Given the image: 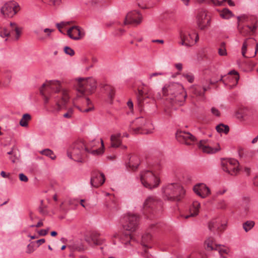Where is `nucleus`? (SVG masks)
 I'll list each match as a JSON object with an SVG mask.
<instances>
[{"label":"nucleus","mask_w":258,"mask_h":258,"mask_svg":"<svg viewBox=\"0 0 258 258\" xmlns=\"http://www.w3.org/2000/svg\"><path fill=\"white\" fill-rule=\"evenodd\" d=\"M60 83L58 81H50L45 82L41 88H43L48 93L51 94V92H59V94L55 98L56 111H59L63 106H65L69 100L68 92L65 90L60 91Z\"/></svg>","instance_id":"f257e3e1"},{"label":"nucleus","mask_w":258,"mask_h":258,"mask_svg":"<svg viewBox=\"0 0 258 258\" xmlns=\"http://www.w3.org/2000/svg\"><path fill=\"white\" fill-rule=\"evenodd\" d=\"M101 149L91 151L93 155L101 154L103 152L104 144L102 140H101ZM90 152V151L86 146L83 141H78L75 143L70 151L68 152V156L77 162H82L83 154L85 152Z\"/></svg>","instance_id":"f03ea898"},{"label":"nucleus","mask_w":258,"mask_h":258,"mask_svg":"<svg viewBox=\"0 0 258 258\" xmlns=\"http://www.w3.org/2000/svg\"><path fill=\"white\" fill-rule=\"evenodd\" d=\"M162 91L164 96H172L171 99L179 104L184 102L186 97L183 86L179 83H170L163 88Z\"/></svg>","instance_id":"7ed1b4c3"},{"label":"nucleus","mask_w":258,"mask_h":258,"mask_svg":"<svg viewBox=\"0 0 258 258\" xmlns=\"http://www.w3.org/2000/svg\"><path fill=\"white\" fill-rule=\"evenodd\" d=\"M163 198L171 201H179L183 198L185 191L178 183L169 184L162 188Z\"/></svg>","instance_id":"20e7f679"},{"label":"nucleus","mask_w":258,"mask_h":258,"mask_svg":"<svg viewBox=\"0 0 258 258\" xmlns=\"http://www.w3.org/2000/svg\"><path fill=\"white\" fill-rule=\"evenodd\" d=\"M96 88V82L92 78L78 79L77 90L78 93L76 100L79 98L93 93Z\"/></svg>","instance_id":"39448f33"},{"label":"nucleus","mask_w":258,"mask_h":258,"mask_svg":"<svg viewBox=\"0 0 258 258\" xmlns=\"http://www.w3.org/2000/svg\"><path fill=\"white\" fill-rule=\"evenodd\" d=\"M130 128L134 134H150L152 133L153 125L144 117H140L133 121Z\"/></svg>","instance_id":"423d86ee"},{"label":"nucleus","mask_w":258,"mask_h":258,"mask_svg":"<svg viewBox=\"0 0 258 258\" xmlns=\"http://www.w3.org/2000/svg\"><path fill=\"white\" fill-rule=\"evenodd\" d=\"M141 181L143 185L149 189L157 187L160 183L158 176L150 170H145L141 173Z\"/></svg>","instance_id":"0eeeda50"},{"label":"nucleus","mask_w":258,"mask_h":258,"mask_svg":"<svg viewBox=\"0 0 258 258\" xmlns=\"http://www.w3.org/2000/svg\"><path fill=\"white\" fill-rule=\"evenodd\" d=\"M180 41L179 44L190 47L193 46L199 40L198 34L194 30L180 31L179 32Z\"/></svg>","instance_id":"6e6552de"},{"label":"nucleus","mask_w":258,"mask_h":258,"mask_svg":"<svg viewBox=\"0 0 258 258\" xmlns=\"http://www.w3.org/2000/svg\"><path fill=\"white\" fill-rule=\"evenodd\" d=\"M22 28L18 27V25L14 22L10 23V29L6 27L0 28V36L3 38L8 37L13 32H15L14 39L18 40L22 34Z\"/></svg>","instance_id":"1a4fd4ad"},{"label":"nucleus","mask_w":258,"mask_h":258,"mask_svg":"<svg viewBox=\"0 0 258 258\" xmlns=\"http://www.w3.org/2000/svg\"><path fill=\"white\" fill-rule=\"evenodd\" d=\"M123 224V229L129 232H134L138 228L139 223V217L136 215L128 214L124 217Z\"/></svg>","instance_id":"9d476101"},{"label":"nucleus","mask_w":258,"mask_h":258,"mask_svg":"<svg viewBox=\"0 0 258 258\" xmlns=\"http://www.w3.org/2000/svg\"><path fill=\"white\" fill-rule=\"evenodd\" d=\"M223 170L232 175H236L239 171V163L234 159H225L222 161Z\"/></svg>","instance_id":"9b49d317"},{"label":"nucleus","mask_w":258,"mask_h":258,"mask_svg":"<svg viewBox=\"0 0 258 258\" xmlns=\"http://www.w3.org/2000/svg\"><path fill=\"white\" fill-rule=\"evenodd\" d=\"M20 10L19 5L15 2L6 3L1 9V13L5 17H12Z\"/></svg>","instance_id":"f8f14e48"},{"label":"nucleus","mask_w":258,"mask_h":258,"mask_svg":"<svg viewBox=\"0 0 258 258\" xmlns=\"http://www.w3.org/2000/svg\"><path fill=\"white\" fill-rule=\"evenodd\" d=\"M176 138L179 142L187 145H192L196 140V138L190 133L181 131L177 132Z\"/></svg>","instance_id":"ddd939ff"},{"label":"nucleus","mask_w":258,"mask_h":258,"mask_svg":"<svg viewBox=\"0 0 258 258\" xmlns=\"http://www.w3.org/2000/svg\"><path fill=\"white\" fill-rule=\"evenodd\" d=\"M142 19L141 15L138 11H131L127 14L123 24L137 25L141 23Z\"/></svg>","instance_id":"4468645a"},{"label":"nucleus","mask_w":258,"mask_h":258,"mask_svg":"<svg viewBox=\"0 0 258 258\" xmlns=\"http://www.w3.org/2000/svg\"><path fill=\"white\" fill-rule=\"evenodd\" d=\"M197 25L199 29L204 30L208 28L210 24V18L205 11L200 12L197 17Z\"/></svg>","instance_id":"2eb2a0df"},{"label":"nucleus","mask_w":258,"mask_h":258,"mask_svg":"<svg viewBox=\"0 0 258 258\" xmlns=\"http://www.w3.org/2000/svg\"><path fill=\"white\" fill-rule=\"evenodd\" d=\"M86 241L90 245H100L103 242V240L100 237L99 233L96 231H92L85 236Z\"/></svg>","instance_id":"dca6fc26"},{"label":"nucleus","mask_w":258,"mask_h":258,"mask_svg":"<svg viewBox=\"0 0 258 258\" xmlns=\"http://www.w3.org/2000/svg\"><path fill=\"white\" fill-rule=\"evenodd\" d=\"M257 28V20L254 19L252 25L244 26H239L238 27L239 33L243 36L251 35L254 34Z\"/></svg>","instance_id":"f3484780"},{"label":"nucleus","mask_w":258,"mask_h":258,"mask_svg":"<svg viewBox=\"0 0 258 258\" xmlns=\"http://www.w3.org/2000/svg\"><path fill=\"white\" fill-rule=\"evenodd\" d=\"M105 179L104 174L98 171H94L92 174L90 183L92 186L97 188L103 184Z\"/></svg>","instance_id":"a211bd4d"},{"label":"nucleus","mask_w":258,"mask_h":258,"mask_svg":"<svg viewBox=\"0 0 258 258\" xmlns=\"http://www.w3.org/2000/svg\"><path fill=\"white\" fill-rule=\"evenodd\" d=\"M226 226L225 223H222L220 218H216L212 219L209 223L208 228L212 232H214L215 230H217L218 232H222L224 230Z\"/></svg>","instance_id":"6ab92c4d"},{"label":"nucleus","mask_w":258,"mask_h":258,"mask_svg":"<svg viewBox=\"0 0 258 258\" xmlns=\"http://www.w3.org/2000/svg\"><path fill=\"white\" fill-rule=\"evenodd\" d=\"M67 35L72 39L79 40L84 36L85 32L79 27L75 26L68 30Z\"/></svg>","instance_id":"aec40b11"},{"label":"nucleus","mask_w":258,"mask_h":258,"mask_svg":"<svg viewBox=\"0 0 258 258\" xmlns=\"http://www.w3.org/2000/svg\"><path fill=\"white\" fill-rule=\"evenodd\" d=\"M193 190L197 195L202 198H205L210 194V189L204 183L196 185Z\"/></svg>","instance_id":"412c9836"},{"label":"nucleus","mask_w":258,"mask_h":258,"mask_svg":"<svg viewBox=\"0 0 258 258\" xmlns=\"http://www.w3.org/2000/svg\"><path fill=\"white\" fill-rule=\"evenodd\" d=\"M199 148L204 153L208 154H213L220 150V147L213 148L210 146L208 140H201L198 144Z\"/></svg>","instance_id":"4be33fe9"},{"label":"nucleus","mask_w":258,"mask_h":258,"mask_svg":"<svg viewBox=\"0 0 258 258\" xmlns=\"http://www.w3.org/2000/svg\"><path fill=\"white\" fill-rule=\"evenodd\" d=\"M161 201L155 196H149L145 201L143 207L145 209L154 208L158 204H161Z\"/></svg>","instance_id":"5701e85b"},{"label":"nucleus","mask_w":258,"mask_h":258,"mask_svg":"<svg viewBox=\"0 0 258 258\" xmlns=\"http://www.w3.org/2000/svg\"><path fill=\"white\" fill-rule=\"evenodd\" d=\"M200 208V204L197 201L193 202L192 206L189 209L190 214L188 215H183L185 219H188L190 217H195L199 214V208Z\"/></svg>","instance_id":"b1692460"},{"label":"nucleus","mask_w":258,"mask_h":258,"mask_svg":"<svg viewBox=\"0 0 258 258\" xmlns=\"http://www.w3.org/2000/svg\"><path fill=\"white\" fill-rule=\"evenodd\" d=\"M140 163V160L139 157L137 155L132 156L128 163V166L132 170L136 169Z\"/></svg>","instance_id":"393cba45"},{"label":"nucleus","mask_w":258,"mask_h":258,"mask_svg":"<svg viewBox=\"0 0 258 258\" xmlns=\"http://www.w3.org/2000/svg\"><path fill=\"white\" fill-rule=\"evenodd\" d=\"M121 134H117L112 135L110 137L111 147L112 148H117L121 145V141L120 140Z\"/></svg>","instance_id":"a878e982"},{"label":"nucleus","mask_w":258,"mask_h":258,"mask_svg":"<svg viewBox=\"0 0 258 258\" xmlns=\"http://www.w3.org/2000/svg\"><path fill=\"white\" fill-rule=\"evenodd\" d=\"M68 247L72 251H82L85 249L83 244L81 242H74L72 244L69 245Z\"/></svg>","instance_id":"bb28decb"},{"label":"nucleus","mask_w":258,"mask_h":258,"mask_svg":"<svg viewBox=\"0 0 258 258\" xmlns=\"http://www.w3.org/2000/svg\"><path fill=\"white\" fill-rule=\"evenodd\" d=\"M148 96H145L144 92L142 90H139L137 94V98L138 103V105L140 108H142L144 105V102L146 98H148Z\"/></svg>","instance_id":"cd10ccee"},{"label":"nucleus","mask_w":258,"mask_h":258,"mask_svg":"<svg viewBox=\"0 0 258 258\" xmlns=\"http://www.w3.org/2000/svg\"><path fill=\"white\" fill-rule=\"evenodd\" d=\"M214 239L213 237L208 238L205 241V245L206 250L211 251L215 250V245L214 243Z\"/></svg>","instance_id":"c85d7f7f"},{"label":"nucleus","mask_w":258,"mask_h":258,"mask_svg":"<svg viewBox=\"0 0 258 258\" xmlns=\"http://www.w3.org/2000/svg\"><path fill=\"white\" fill-rule=\"evenodd\" d=\"M215 250L218 251L219 254L222 257L225 258L224 254H227L229 252V249L221 245H215Z\"/></svg>","instance_id":"c756f323"},{"label":"nucleus","mask_w":258,"mask_h":258,"mask_svg":"<svg viewBox=\"0 0 258 258\" xmlns=\"http://www.w3.org/2000/svg\"><path fill=\"white\" fill-rule=\"evenodd\" d=\"M191 92L196 96H203L202 88L199 86H192L190 88Z\"/></svg>","instance_id":"7c9ffc66"},{"label":"nucleus","mask_w":258,"mask_h":258,"mask_svg":"<svg viewBox=\"0 0 258 258\" xmlns=\"http://www.w3.org/2000/svg\"><path fill=\"white\" fill-rule=\"evenodd\" d=\"M31 119V115L28 113H25L23 114L22 118L20 121V124L22 126L26 127L28 126V122Z\"/></svg>","instance_id":"2f4dec72"},{"label":"nucleus","mask_w":258,"mask_h":258,"mask_svg":"<svg viewBox=\"0 0 258 258\" xmlns=\"http://www.w3.org/2000/svg\"><path fill=\"white\" fill-rule=\"evenodd\" d=\"M200 3H207L215 6H222L226 0H197Z\"/></svg>","instance_id":"473e14b6"},{"label":"nucleus","mask_w":258,"mask_h":258,"mask_svg":"<svg viewBox=\"0 0 258 258\" xmlns=\"http://www.w3.org/2000/svg\"><path fill=\"white\" fill-rule=\"evenodd\" d=\"M85 102L86 103V105L87 106L90 105V106H89L87 108L85 109H82L80 106H76V107L81 112H88L89 111H91L93 110V107L91 104V101L90 100V99L88 98H85Z\"/></svg>","instance_id":"72a5a7b5"},{"label":"nucleus","mask_w":258,"mask_h":258,"mask_svg":"<svg viewBox=\"0 0 258 258\" xmlns=\"http://www.w3.org/2000/svg\"><path fill=\"white\" fill-rule=\"evenodd\" d=\"M216 129L218 133H224L225 134H227L229 131V126L222 123L218 125Z\"/></svg>","instance_id":"f704fd0d"},{"label":"nucleus","mask_w":258,"mask_h":258,"mask_svg":"<svg viewBox=\"0 0 258 258\" xmlns=\"http://www.w3.org/2000/svg\"><path fill=\"white\" fill-rule=\"evenodd\" d=\"M40 153L42 155H44L45 156L49 157L52 160L55 159L56 158V156L54 154L52 151L49 149H46L43 150H42L40 151Z\"/></svg>","instance_id":"c9c22d12"},{"label":"nucleus","mask_w":258,"mask_h":258,"mask_svg":"<svg viewBox=\"0 0 258 258\" xmlns=\"http://www.w3.org/2000/svg\"><path fill=\"white\" fill-rule=\"evenodd\" d=\"M254 224V221H247L243 224V228L245 232H247L253 227Z\"/></svg>","instance_id":"e433bc0d"},{"label":"nucleus","mask_w":258,"mask_h":258,"mask_svg":"<svg viewBox=\"0 0 258 258\" xmlns=\"http://www.w3.org/2000/svg\"><path fill=\"white\" fill-rule=\"evenodd\" d=\"M105 90L108 94V97L111 99H113L114 95V88L108 85L105 86Z\"/></svg>","instance_id":"4c0bfd02"},{"label":"nucleus","mask_w":258,"mask_h":258,"mask_svg":"<svg viewBox=\"0 0 258 258\" xmlns=\"http://www.w3.org/2000/svg\"><path fill=\"white\" fill-rule=\"evenodd\" d=\"M218 53L221 56H226L227 55L225 43L224 42H222L221 43L220 47L218 49Z\"/></svg>","instance_id":"58836bf2"},{"label":"nucleus","mask_w":258,"mask_h":258,"mask_svg":"<svg viewBox=\"0 0 258 258\" xmlns=\"http://www.w3.org/2000/svg\"><path fill=\"white\" fill-rule=\"evenodd\" d=\"M152 239V236L150 233H146L142 236V244L143 246H146V243H148Z\"/></svg>","instance_id":"ea45409f"},{"label":"nucleus","mask_w":258,"mask_h":258,"mask_svg":"<svg viewBox=\"0 0 258 258\" xmlns=\"http://www.w3.org/2000/svg\"><path fill=\"white\" fill-rule=\"evenodd\" d=\"M40 94L44 96V99L45 103L48 102L49 101V96H50V93H48L46 91H45L43 88L40 89Z\"/></svg>","instance_id":"a19ab883"},{"label":"nucleus","mask_w":258,"mask_h":258,"mask_svg":"<svg viewBox=\"0 0 258 258\" xmlns=\"http://www.w3.org/2000/svg\"><path fill=\"white\" fill-rule=\"evenodd\" d=\"M220 15L223 18L228 19L232 16V13L229 10L225 9L223 10Z\"/></svg>","instance_id":"79ce46f5"},{"label":"nucleus","mask_w":258,"mask_h":258,"mask_svg":"<svg viewBox=\"0 0 258 258\" xmlns=\"http://www.w3.org/2000/svg\"><path fill=\"white\" fill-rule=\"evenodd\" d=\"M73 113H74V110L73 108H70L67 112H66V113H64L63 115V116L64 117V118H71L72 117V116H73Z\"/></svg>","instance_id":"37998d69"},{"label":"nucleus","mask_w":258,"mask_h":258,"mask_svg":"<svg viewBox=\"0 0 258 258\" xmlns=\"http://www.w3.org/2000/svg\"><path fill=\"white\" fill-rule=\"evenodd\" d=\"M247 39L245 40V41L243 42L242 48H241V53L243 57H245V53L247 50Z\"/></svg>","instance_id":"c03bdc74"},{"label":"nucleus","mask_w":258,"mask_h":258,"mask_svg":"<svg viewBox=\"0 0 258 258\" xmlns=\"http://www.w3.org/2000/svg\"><path fill=\"white\" fill-rule=\"evenodd\" d=\"M182 76L190 83H192L194 81V76L191 74H183Z\"/></svg>","instance_id":"a18cd8bd"},{"label":"nucleus","mask_w":258,"mask_h":258,"mask_svg":"<svg viewBox=\"0 0 258 258\" xmlns=\"http://www.w3.org/2000/svg\"><path fill=\"white\" fill-rule=\"evenodd\" d=\"M64 51L66 54L71 56H73L75 54L74 50L69 46H66L64 48Z\"/></svg>","instance_id":"49530a36"},{"label":"nucleus","mask_w":258,"mask_h":258,"mask_svg":"<svg viewBox=\"0 0 258 258\" xmlns=\"http://www.w3.org/2000/svg\"><path fill=\"white\" fill-rule=\"evenodd\" d=\"M107 208L111 211H115L117 209L118 206L117 205L114 203V202H111V205H107Z\"/></svg>","instance_id":"de8ad7c7"},{"label":"nucleus","mask_w":258,"mask_h":258,"mask_svg":"<svg viewBox=\"0 0 258 258\" xmlns=\"http://www.w3.org/2000/svg\"><path fill=\"white\" fill-rule=\"evenodd\" d=\"M163 75V73H161V72H157V73H152V74H150L149 75V79L151 81H152L153 80V78L154 77H158V76H162Z\"/></svg>","instance_id":"09e8293b"},{"label":"nucleus","mask_w":258,"mask_h":258,"mask_svg":"<svg viewBox=\"0 0 258 258\" xmlns=\"http://www.w3.org/2000/svg\"><path fill=\"white\" fill-rule=\"evenodd\" d=\"M47 1L49 5L56 6L60 4L61 0H47Z\"/></svg>","instance_id":"8fccbe9b"},{"label":"nucleus","mask_w":258,"mask_h":258,"mask_svg":"<svg viewBox=\"0 0 258 258\" xmlns=\"http://www.w3.org/2000/svg\"><path fill=\"white\" fill-rule=\"evenodd\" d=\"M35 250L34 244L32 243H30L27 246V252L28 253H31L33 252Z\"/></svg>","instance_id":"3c124183"},{"label":"nucleus","mask_w":258,"mask_h":258,"mask_svg":"<svg viewBox=\"0 0 258 258\" xmlns=\"http://www.w3.org/2000/svg\"><path fill=\"white\" fill-rule=\"evenodd\" d=\"M211 112L212 114L216 116H219L220 115V112L218 109L215 107H212L211 108Z\"/></svg>","instance_id":"603ef678"},{"label":"nucleus","mask_w":258,"mask_h":258,"mask_svg":"<svg viewBox=\"0 0 258 258\" xmlns=\"http://www.w3.org/2000/svg\"><path fill=\"white\" fill-rule=\"evenodd\" d=\"M69 22H68V23L61 22L60 23H57L56 24V26H57V28L58 29L59 32L63 33L61 29L62 27H64L67 25V24H69Z\"/></svg>","instance_id":"864d4df0"},{"label":"nucleus","mask_w":258,"mask_h":258,"mask_svg":"<svg viewBox=\"0 0 258 258\" xmlns=\"http://www.w3.org/2000/svg\"><path fill=\"white\" fill-rule=\"evenodd\" d=\"M20 180L22 181L27 182L28 180V177L23 173L19 174Z\"/></svg>","instance_id":"5fc2aeb1"},{"label":"nucleus","mask_w":258,"mask_h":258,"mask_svg":"<svg viewBox=\"0 0 258 258\" xmlns=\"http://www.w3.org/2000/svg\"><path fill=\"white\" fill-rule=\"evenodd\" d=\"M48 229H41L38 231V234L40 236H45L48 233Z\"/></svg>","instance_id":"6e6d98bb"},{"label":"nucleus","mask_w":258,"mask_h":258,"mask_svg":"<svg viewBox=\"0 0 258 258\" xmlns=\"http://www.w3.org/2000/svg\"><path fill=\"white\" fill-rule=\"evenodd\" d=\"M229 75H235V79L237 81L239 79V76L238 73L235 70L231 71L228 73Z\"/></svg>","instance_id":"4d7b16f0"},{"label":"nucleus","mask_w":258,"mask_h":258,"mask_svg":"<svg viewBox=\"0 0 258 258\" xmlns=\"http://www.w3.org/2000/svg\"><path fill=\"white\" fill-rule=\"evenodd\" d=\"M43 225V223L42 222V220L41 219L39 220V221L37 223L36 225H31L30 226V227H40Z\"/></svg>","instance_id":"13d9d810"},{"label":"nucleus","mask_w":258,"mask_h":258,"mask_svg":"<svg viewBox=\"0 0 258 258\" xmlns=\"http://www.w3.org/2000/svg\"><path fill=\"white\" fill-rule=\"evenodd\" d=\"M53 31V29H50L49 28H45L44 30V32L46 33L47 36H49L51 34V33Z\"/></svg>","instance_id":"bf43d9fd"},{"label":"nucleus","mask_w":258,"mask_h":258,"mask_svg":"<svg viewBox=\"0 0 258 258\" xmlns=\"http://www.w3.org/2000/svg\"><path fill=\"white\" fill-rule=\"evenodd\" d=\"M132 237L130 234H127L126 236V241L124 242V244L126 245L127 243H130L132 240Z\"/></svg>","instance_id":"052dcab7"},{"label":"nucleus","mask_w":258,"mask_h":258,"mask_svg":"<svg viewBox=\"0 0 258 258\" xmlns=\"http://www.w3.org/2000/svg\"><path fill=\"white\" fill-rule=\"evenodd\" d=\"M45 240L44 238L40 239L36 241V243L38 244V247H39L42 244L45 243Z\"/></svg>","instance_id":"680f3d73"},{"label":"nucleus","mask_w":258,"mask_h":258,"mask_svg":"<svg viewBox=\"0 0 258 258\" xmlns=\"http://www.w3.org/2000/svg\"><path fill=\"white\" fill-rule=\"evenodd\" d=\"M30 218L32 221H34L35 219H37L38 218L32 213H30Z\"/></svg>","instance_id":"e2e57ef3"},{"label":"nucleus","mask_w":258,"mask_h":258,"mask_svg":"<svg viewBox=\"0 0 258 258\" xmlns=\"http://www.w3.org/2000/svg\"><path fill=\"white\" fill-rule=\"evenodd\" d=\"M175 67L179 71H181L182 69V65L180 63H176L175 64Z\"/></svg>","instance_id":"0e129e2a"},{"label":"nucleus","mask_w":258,"mask_h":258,"mask_svg":"<svg viewBox=\"0 0 258 258\" xmlns=\"http://www.w3.org/2000/svg\"><path fill=\"white\" fill-rule=\"evenodd\" d=\"M244 171L245 172L247 175H249L250 173V169L248 167H245L244 169Z\"/></svg>","instance_id":"69168bd1"},{"label":"nucleus","mask_w":258,"mask_h":258,"mask_svg":"<svg viewBox=\"0 0 258 258\" xmlns=\"http://www.w3.org/2000/svg\"><path fill=\"white\" fill-rule=\"evenodd\" d=\"M127 106L130 109H132L133 108V103L132 101L129 100L127 103Z\"/></svg>","instance_id":"338daca9"},{"label":"nucleus","mask_w":258,"mask_h":258,"mask_svg":"<svg viewBox=\"0 0 258 258\" xmlns=\"http://www.w3.org/2000/svg\"><path fill=\"white\" fill-rule=\"evenodd\" d=\"M258 140V136H257L256 137H255L252 141L251 143L252 144H254L256 142H257Z\"/></svg>","instance_id":"774afa93"}]
</instances>
